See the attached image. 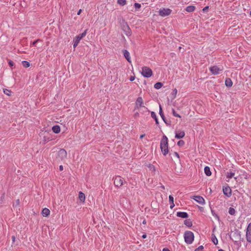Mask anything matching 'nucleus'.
I'll list each match as a JSON object with an SVG mask.
<instances>
[{"label": "nucleus", "instance_id": "nucleus-1", "mask_svg": "<svg viewBox=\"0 0 251 251\" xmlns=\"http://www.w3.org/2000/svg\"><path fill=\"white\" fill-rule=\"evenodd\" d=\"M160 149L164 156H166L169 152L168 140L166 136L164 135L160 141Z\"/></svg>", "mask_w": 251, "mask_h": 251}, {"label": "nucleus", "instance_id": "nucleus-2", "mask_svg": "<svg viewBox=\"0 0 251 251\" xmlns=\"http://www.w3.org/2000/svg\"><path fill=\"white\" fill-rule=\"evenodd\" d=\"M185 242L187 244H191L194 240V235L191 231H186L184 233Z\"/></svg>", "mask_w": 251, "mask_h": 251}, {"label": "nucleus", "instance_id": "nucleus-3", "mask_svg": "<svg viewBox=\"0 0 251 251\" xmlns=\"http://www.w3.org/2000/svg\"><path fill=\"white\" fill-rule=\"evenodd\" d=\"M87 32V29H85L83 32H82L81 34H80L79 35H77L75 37V38L73 40V47L74 48H75L78 44H79L80 41L81 39H82L83 37H84Z\"/></svg>", "mask_w": 251, "mask_h": 251}, {"label": "nucleus", "instance_id": "nucleus-4", "mask_svg": "<svg viewBox=\"0 0 251 251\" xmlns=\"http://www.w3.org/2000/svg\"><path fill=\"white\" fill-rule=\"evenodd\" d=\"M141 73L144 77L147 78L150 77L152 75V70L147 66L142 67Z\"/></svg>", "mask_w": 251, "mask_h": 251}, {"label": "nucleus", "instance_id": "nucleus-5", "mask_svg": "<svg viewBox=\"0 0 251 251\" xmlns=\"http://www.w3.org/2000/svg\"><path fill=\"white\" fill-rule=\"evenodd\" d=\"M141 107H144L147 111H149L148 108L144 106V101L142 97H139L135 103V109H139Z\"/></svg>", "mask_w": 251, "mask_h": 251}, {"label": "nucleus", "instance_id": "nucleus-6", "mask_svg": "<svg viewBox=\"0 0 251 251\" xmlns=\"http://www.w3.org/2000/svg\"><path fill=\"white\" fill-rule=\"evenodd\" d=\"M114 184L116 187H120L123 185L124 179L119 176H117L114 177Z\"/></svg>", "mask_w": 251, "mask_h": 251}, {"label": "nucleus", "instance_id": "nucleus-7", "mask_svg": "<svg viewBox=\"0 0 251 251\" xmlns=\"http://www.w3.org/2000/svg\"><path fill=\"white\" fill-rule=\"evenodd\" d=\"M209 70L212 74L214 75H217L219 74L221 72L223 71V69L217 66H213L210 67Z\"/></svg>", "mask_w": 251, "mask_h": 251}, {"label": "nucleus", "instance_id": "nucleus-8", "mask_svg": "<svg viewBox=\"0 0 251 251\" xmlns=\"http://www.w3.org/2000/svg\"><path fill=\"white\" fill-rule=\"evenodd\" d=\"M67 151L64 149L59 150L57 153V158L59 160H63L67 157Z\"/></svg>", "mask_w": 251, "mask_h": 251}, {"label": "nucleus", "instance_id": "nucleus-9", "mask_svg": "<svg viewBox=\"0 0 251 251\" xmlns=\"http://www.w3.org/2000/svg\"><path fill=\"white\" fill-rule=\"evenodd\" d=\"M172 12V10L169 8H161L159 9V15L161 17H165L169 15Z\"/></svg>", "mask_w": 251, "mask_h": 251}, {"label": "nucleus", "instance_id": "nucleus-10", "mask_svg": "<svg viewBox=\"0 0 251 251\" xmlns=\"http://www.w3.org/2000/svg\"><path fill=\"white\" fill-rule=\"evenodd\" d=\"M246 237L247 241L249 243H251V223L248 224L246 229Z\"/></svg>", "mask_w": 251, "mask_h": 251}, {"label": "nucleus", "instance_id": "nucleus-11", "mask_svg": "<svg viewBox=\"0 0 251 251\" xmlns=\"http://www.w3.org/2000/svg\"><path fill=\"white\" fill-rule=\"evenodd\" d=\"M223 192L224 195L227 197H230L231 196V189L229 186L224 187Z\"/></svg>", "mask_w": 251, "mask_h": 251}, {"label": "nucleus", "instance_id": "nucleus-12", "mask_svg": "<svg viewBox=\"0 0 251 251\" xmlns=\"http://www.w3.org/2000/svg\"><path fill=\"white\" fill-rule=\"evenodd\" d=\"M159 115H160L162 119L164 122V123L166 125H170V121H168V120H167L165 119V116H164V114L163 113V111H162V109L161 105H159Z\"/></svg>", "mask_w": 251, "mask_h": 251}, {"label": "nucleus", "instance_id": "nucleus-13", "mask_svg": "<svg viewBox=\"0 0 251 251\" xmlns=\"http://www.w3.org/2000/svg\"><path fill=\"white\" fill-rule=\"evenodd\" d=\"M123 30L125 32L126 35V36H130L131 31V30L128 26V25L127 24V23H126L125 25H123Z\"/></svg>", "mask_w": 251, "mask_h": 251}, {"label": "nucleus", "instance_id": "nucleus-14", "mask_svg": "<svg viewBox=\"0 0 251 251\" xmlns=\"http://www.w3.org/2000/svg\"><path fill=\"white\" fill-rule=\"evenodd\" d=\"M185 136V132L182 130L175 131V138L176 139H181Z\"/></svg>", "mask_w": 251, "mask_h": 251}, {"label": "nucleus", "instance_id": "nucleus-15", "mask_svg": "<svg viewBox=\"0 0 251 251\" xmlns=\"http://www.w3.org/2000/svg\"><path fill=\"white\" fill-rule=\"evenodd\" d=\"M233 236L236 239H239L240 240L243 241V238H242L241 236V232L238 230H235L233 232Z\"/></svg>", "mask_w": 251, "mask_h": 251}, {"label": "nucleus", "instance_id": "nucleus-16", "mask_svg": "<svg viewBox=\"0 0 251 251\" xmlns=\"http://www.w3.org/2000/svg\"><path fill=\"white\" fill-rule=\"evenodd\" d=\"M194 200L201 204L202 205L205 203L204 199L203 198V197H202L201 196H195V198H194Z\"/></svg>", "mask_w": 251, "mask_h": 251}, {"label": "nucleus", "instance_id": "nucleus-17", "mask_svg": "<svg viewBox=\"0 0 251 251\" xmlns=\"http://www.w3.org/2000/svg\"><path fill=\"white\" fill-rule=\"evenodd\" d=\"M176 216L182 218H187L188 217V213L185 212H177L176 213Z\"/></svg>", "mask_w": 251, "mask_h": 251}, {"label": "nucleus", "instance_id": "nucleus-18", "mask_svg": "<svg viewBox=\"0 0 251 251\" xmlns=\"http://www.w3.org/2000/svg\"><path fill=\"white\" fill-rule=\"evenodd\" d=\"M124 55L125 57L127 60V61L128 62L130 63L131 62V59H130L129 52L127 50H124Z\"/></svg>", "mask_w": 251, "mask_h": 251}, {"label": "nucleus", "instance_id": "nucleus-19", "mask_svg": "<svg viewBox=\"0 0 251 251\" xmlns=\"http://www.w3.org/2000/svg\"><path fill=\"white\" fill-rule=\"evenodd\" d=\"M235 174V171L233 170L227 172L226 173V177L228 179H230L234 176Z\"/></svg>", "mask_w": 251, "mask_h": 251}, {"label": "nucleus", "instance_id": "nucleus-20", "mask_svg": "<svg viewBox=\"0 0 251 251\" xmlns=\"http://www.w3.org/2000/svg\"><path fill=\"white\" fill-rule=\"evenodd\" d=\"M232 81L230 78H226L225 80V85L227 87H230L232 85Z\"/></svg>", "mask_w": 251, "mask_h": 251}, {"label": "nucleus", "instance_id": "nucleus-21", "mask_svg": "<svg viewBox=\"0 0 251 251\" xmlns=\"http://www.w3.org/2000/svg\"><path fill=\"white\" fill-rule=\"evenodd\" d=\"M52 131L55 133H58L60 131V127L58 125H55L52 127Z\"/></svg>", "mask_w": 251, "mask_h": 251}, {"label": "nucleus", "instance_id": "nucleus-22", "mask_svg": "<svg viewBox=\"0 0 251 251\" xmlns=\"http://www.w3.org/2000/svg\"><path fill=\"white\" fill-rule=\"evenodd\" d=\"M42 214L44 217H47L50 215V211L48 208H45L43 209Z\"/></svg>", "mask_w": 251, "mask_h": 251}, {"label": "nucleus", "instance_id": "nucleus-23", "mask_svg": "<svg viewBox=\"0 0 251 251\" xmlns=\"http://www.w3.org/2000/svg\"><path fill=\"white\" fill-rule=\"evenodd\" d=\"M196 7L195 6L189 5L186 7L185 10L187 12H192L195 11Z\"/></svg>", "mask_w": 251, "mask_h": 251}, {"label": "nucleus", "instance_id": "nucleus-24", "mask_svg": "<svg viewBox=\"0 0 251 251\" xmlns=\"http://www.w3.org/2000/svg\"><path fill=\"white\" fill-rule=\"evenodd\" d=\"M78 198L81 202H83L85 200V194L82 192H80L78 195Z\"/></svg>", "mask_w": 251, "mask_h": 251}, {"label": "nucleus", "instance_id": "nucleus-25", "mask_svg": "<svg viewBox=\"0 0 251 251\" xmlns=\"http://www.w3.org/2000/svg\"><path fill=\"white\" fill-rule=\"evenodd\" d=\"M204 173L207 176H210L211 175V172L210 171V168L208 166H205L204 168Z\"/></svg>", "mask_w": 251, "mask_h": 251}, {"label": "nucleus", "instance_id": "nucleus-26", "mask_svg": "<svg viewBox=\"0 0 251 251\" xmlns=\"http://www.w3.org/2000/svg\"><path fill=\"white\" fill-rule=\"evenodd\" d=\"M151 117L154 119L155 121V124H159V122H158V120L157 118V116H156V113L153 112V111H152L151 112Z\"/></svg>", "mask_w": 251, "mask_h": 251}, {"label": "nucleus", "instance_id": "nucleus-27", "mask_svg": "<svg viewBox=\"0 0 251 251\" xmlns=\"http://www.w3.org/2000/svg\"><path fill=\"white\" fill-rule=\"evenodd\" d=\"M184 224L187 226L190 227L192 226V222L190 219H186L184 221Z\"/></svg>", "mask_w": 251, "mask_h": 251}, {"label": "nucleus", "instance_id": "nucleus-28", "mask_svg": "<svg viewBox=\"0 0 251 251\" xmlns=\"http://www.w3.org/2000/svg\"><path fill=\"white\" fill-rule=\"evenodd\" d=\"M211 240L214 245H217L218 244V240L215 235L214 234H212Z\"/></svg>", "mask_w": 251, "mask_h": 251}, {"label": "nucleus", "instance_id": "nucleus-29", "mask_svg": "<svg viewBox=\"0 0 251 251\" xmlns=\"http://www.w3.org/2000/svg\"><path fill=\"white\" fill-rule=\"evenodd\" d=\"M163 86V83L161 82H156L154 85V88L156 89H159Z\"/></svg>", "mask_w": 251, "mask_h": 251}, {"label": "nucleus", "instance_id": "nucleus-30", "mask_svg": "<svg viewBox=\"0 0 251 251\" xmlns=\"http://www.w3.org/2000/svg\"><path fill=\"white\" fill-rule=\"evenodd\" d=\"M117 3L121 6H124L126 4V0H117Z\"/></svg>", "mask_w": 251, "mask_h": 251}, {"label": "nucleus", "instance_id": "nucleus-31", "mask_svg": "<svg viewBox=\"0 0 251 251\" xmlns=\"http://www.w3.org/2000/svg\"><path fill=\"white\" fill-rule=\"evenodd\" d=\"M22 64L25 68H28L30 66L29 62L27 61H23Z\"/></svg>", "mask_w": 251, "mask_h": 251}, {"label": "nucleus", "instance_id": "nucleus-32", "mask_svg": "<svg viewBox=\"0 0 251 251\" xmlns=\"http://www.w3.org/2000/svg\"><path fill=\"white\" fill-rule=\"evenodd\" d=\"M228 213L231 215H233L235 213V210L233 207H229L228 209Z\"/></svg>", "mask_w": 251, "mask_h": 251}, {"label": "nucleus", "instance_id": "nucleus-33", "mask_svg": "<svg viewBox=\"0 0 251 251\" xmlns=\"http://www.w3.org/2000/svg\"><path fill=\"white\" fill-rule=\"evenodd\" d=\"M51 140V138L49 137L44 136L43 137V142L46 143Z\"/></svg>", "mask_w": 251, "mask_h": 251}, {"label": "nucleus", "instance_id": "nucleus-34", "mask_svg": "<svg viewBox=\"0 0 251 251\" xmlns=\"http://www.w3.org/2000/svg\"><path fill=\"white\" fill-rule=\"evenodd\" d=\"M134 6L136 9V11H137L138 9H139V8H140L141 5L140 3H135L134 4Z\"/></svg>", "mask_w": 251, "mask_h": 251}, {"label": "nucleus", "instance_id": "nucleus-35", "mask_svg": "<svg viewBox=\"0 0 251 251\" xmlns=\"http://www.w3.org/2000/svg\"><path fill=\"white\" fill-rule=\"evenodd\" d=\"M172 113H173V115L174 116L176 117H179V118L180 117V116L178 114L176 113V112L174 109H172Z\"/></svg>", "mask_w": 251, "mask_h": 251}, {"label": "nucleus", "instance_id": "nucleus-36", "mask_svg": "<svg viewBox=\"0 0 251 251\" xmlns=\"http://www.w3.org/2000/svg\"><path fill=\"white\" fill-rule=\"evenodd\" d=\"M177 145L179 147H181L184 145V142L183 140H179L177 142Z\"/></svg>", "mask_w": 251, "mask_h": 251}, {"label": "nucleus", "instance_id": "nucleus-37", "mask_svg": "<svg viewBox=\"0 0 251 251\" xmlns=\"http://www.w3.org/2000/svg\"><path fill=\"white\" fill-rule=\"evenodd\" d=\"M177 93V91L176 89H174L172 92V95L174 98H175L176 97Z\"/></svg>", "mask_w": 251, "mask_h": 251}, {"label": "nucleus", "instance_id": "nucleus-38", "mask_svg": "<svg viewBox=\"0 0 251 251\" xmlns=\"http://www.w3.org/2000/svg\"><path fill=\"white\" fill-rule=\"evenodd\" d=\"M4 93L6 95L10 96V94H11V91H10L9 90L5 89V90H4Z\"/></svg>", "mask_w": 251, "mask_h": 251}, {"label": "nucleus", "instance_id": "nucleus-39", "mask_svg": "<svg viewBox=\"0 0 251 251\" xmlns=\"http://www.w3.org/2000/svg\"><path fill=\"white\" fill-rule=\"evenodd\" d=\"M41 40L38 39L34 41H33L32 43V45L33 46H35L36 44L37 43L39 42H41Z\"/></svg>", "mask_w": 251, "mask_h": 251}, {"label": "nucleus", "instance_id": "nucleus-40", "mask_svg": "<svg viewBox=\"0 0 251 251\" xmlns=\"http://www.w3.org/2000/svg\"><path fill=\"white\" fill-rule=\"evenodd\" d=\"M169 200L170 203L174 202V197L172 195H169Z\"/></svg>", "mask_w": 251, "mask_h": 251}, {"label": "nucleus", "instance_id": "nucleus-41", "mask_svg": "<svg viewBox=\"0 0 251 251\" xmlns=\"http://www.w3.org/2000/svg\"><path fill=\"white\" fill-rule=\"evenodd\" d=\"M8 63L10 67H13L14 65V63L12 60H9Z\"/></svg>", "mask_w": 251, "mask_h": 251}, {"label": "nucleus", "instance_id": "nucleus-42", "mask_svg": "<svg viewBox=\"0 0 251 251\" xmlns=\"http://www.w3.org/2000/svg\"><path fill=\"white\" fill-rule=\"evenodd\" d=\"M212 215L213 216H214L216 219H217L218 220H220V218L217 214L213 213V212H212Z\"/></svg>", "mask_w": 251, "mask_h": 251}, {"label": "nucleus", "instance_id": "nucleus-43", "mask_svg": "<svg viewBox=\"0 0 251 251\" xmlns=\"http://www.w3.org/2000/svg\"><path fill=\"white\" fill-rule=\"evenodd\" d=\"M209 9V6H205L204 7L203 9H202V11L203 12H205L207 11V10Z\"/></svg>", "mask_w": 251, "mask_h": 251}, {"label": "nucleus", "instance_id": "nucleus-44", "mask_svg": "<svg viewBox=\"0 0 251 251\" xmlns=\"http://www.w3.org/2000/svg\"><path fill=\"white\" fill-rule=\"evenodd\" d=\"M197 249H199V251H203V246L201 245V246H200Z\"/></svg>", "mask_w": 251, "mask_h": 251}, {"label": "nucleus", "instance_id": "nucleus-45", "mask_svg": "<svg viewBox=\"0 0 251 251\" xmlns=\"http://www.w3.org/2000/svg\"><path fill=\"white\" fill-rule=\"evenodd\" d=\"M170 208L173 209L175 207V204L174 202H171L170 203Z\"/></svg>", "mask_w": 251, "mask_h": 251}, {"label": "nucleus", "instance_id": "nucleus-46", "mask_svg": "<svg viewBox=\"0 0 251 251\" xmlns=\"http://www.w3.org/2000/svg\"><path fill=\"white\" fill-rule=\"evenodd\" d=\"M174 154V155H175L177 158H179V154L177 152H175Z\"/></svg>", "mask_w": 251, "mask_h": 251}, {"label": "nucleus", "instance_id": "nucleus-47", "mask_svg": "<svg viewBox=\"0 0 251 251\" xmlns=\"http://www.w3.org/2000/svg\"><path fill=\"white\" fill-rule=\"evenodd\" d=\"M134 79H135V77H134V76H130V78H129V80H130V81H133Z\"/></svg>", "mask_w": 251, "mask_h": 251}, {"label": "nucleus", "instance_id": "nucleus-48", "mask_svg": "<svg viewBox=\"0 0 251 251\" xmlns=\"http://www.w3.org/2000/svg\"><path fill=\"white\" fill-rule=\"evenodd\" d=\"M63 170V167L62 165H60L59 166V170L60 171H62Z\"/></svg>", "mask_w": 251, "mask_h": 251}, {"label": "nucleus", "instance_id": "nucleus-49", "mask_svg": "<svg viewBox=\"0 0 251 251\" xmlns=\"http://www.w3.org/2000/svg\"><path fill=\"white\" fill-rule=\"evenodd\" d=\"M162 251H170V250L168 248H164Z\"/></svg>", "mask_w": 251, "mask_h": 251}, {"label": "nucleus", "instance_id": "nucleus-50", "mask_svg": "<svg viewBox=\"0 0 251 251\" xmlns=\"http://www.w3.org/2000/svg\"><path fill=\"white\" fill-rule=\"evenodd\" d=\"M147 237V235L146 234H144L143 235H142V238L145 239Z\"/></svg>", "mask_w": 251, "mask_h": 251}, {"label": "nucleus", "instance_id": "nucleus-51", "mask_svg": "<svg viewBox=\"0 0 251 251\" xmlns=\"http://www.w3.org/2000/svg\"><path fill=\"white\" fill-rule=\"evenodd\" d=\"M81 11H82L81 9H79V10H78V11L77 12V15H79V14L81 13Z\"/></svg>", "mask_w": 251, "mask_h": 251}, {"label": "nucleus", "instance_id": "nucleus-52", "mask_svg": "<svg viewBox=\"0 0 251 251\" xmlns=\"http://www.w3.org/2000/svg\"><path fill=\"white\" fill-rule=\"evenodd\" d=\"M146 223H147V222H146V220H143V221L142 222V224H144V225H146Z\"/></svg>", "mask_w": 251, "mask_h": 251}, {"label": "nucleus", "instance_id": "nucleus-53", "mask_svg": "<svg viewBox=\"0 0 251 251\" xmlns=\"http://www.w3.org/2000/svg\"><path fill=\"white\" fill-rule=\"evenodd\" d=\"M12 240H13V242H14L15 241V237L13 236L12 237Z\"/></svg>", "mask_w": 251, "mask_h": 251}, {"label": "nucleus", "instance_id": "nucleus-54", "mask_svg": "<svg viewBox=\"0 0 251 251\" xmlns=\"http://www.w3.org/2000/svg\"><path fill=\"white\" fill-rule=\"evenodd\" d=\"M144 136H145V135H144V134L141 135H140V138H143V137H144Z\"/></svg>", "mask_w": 251, "mask_h": 251}, {"label": "nucleus", "instance_id": "nucleus-55", "mask_svg": "<svg viewBox=\"0 0 251 251\" xmlns=\"http://www.w3.org/2000/svg\"><path fill=\"white\" fill-rule=\"evenodd\" d=\"M194 251H199V249H196Z\"/></svg>", "mask_w": 251, "mask_h": 251}, {"label": "nucleus", "instance_id": "nucleus-56", "mask_svg": "<svg viewBox=\"0 0 251 251\" xmlns=\"http://www.w3.org/2000/svg\"><path fill=\"white\" fill-rule=\"evenodd\" d=\"M218 251H225L223 249H220L218 250Z\"/></svg>", "mask_w": 251, "mask_h": 251}, {"label": "nucleus", "instance_id": "nucleus-57", "mask_svg": "<svg viewBox=\"0 0 251 251\" xmlns=\"http://www.w3.org/2000/svg\"><path fill=\"white\" fill-rule=\"evenodd\" d=\"M17 203H19V200H18L17 201Z\"/></svg>", "mask_w": 251, "mask_h": 251}, {"label": "nucleus", "instance_id": "nucleus-58", "mask_svg": "<svg viewBox=\"0 0 251 251\" xmlns=\"http://www.w3.org/2000/svg\"><path fill=\"white\" fill-rule=\"evenodd\" d=\"M250 15H251V12H250Z\"/></svg>", "mask_w": 251, "mask_h": 251}]
</instances>
